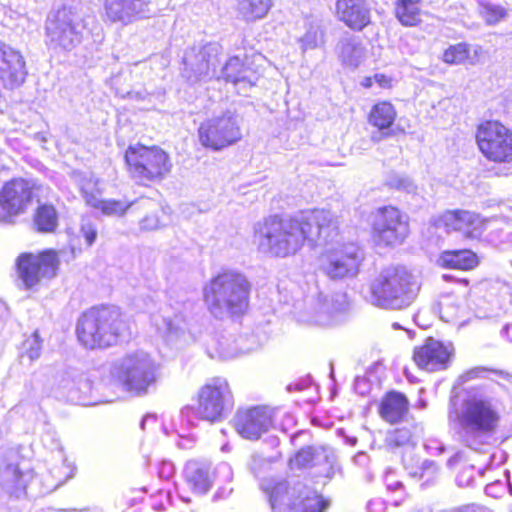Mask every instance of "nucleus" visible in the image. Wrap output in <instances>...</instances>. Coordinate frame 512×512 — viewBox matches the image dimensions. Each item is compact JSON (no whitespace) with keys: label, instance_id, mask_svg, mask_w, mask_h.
<instances>
[{"label":"nucleus","instance_id":"obj_1","mask_svg":"<svg viewBox=\"0 0 512 512\" xmlns=\"http://www.w3.org/2000/svg\"><path fill=\"white\" fill-rule=\"evenodd\" d=\"M258 250L272 257L295 255L307 241L325 245L338 236V218L330 211L316 209L293 218L269 217L255 226Z\"/></svg>","mask_w":512,"mask_h":512},{"label":"nucleus","instance_id":"obj_2","mask_svg":"<svg viewBox=\"0 0 512 512\" xmlns=\"http://www.w3.org/2000/svg\"><path fill=\"white\" fill-rule=\"evenodd\" d=\"M505 405L502 398L486 391L470 392L461 402L457 418L462 437L472 447L480 438L500 427Z\"/></svg>","mask_w":512,"mask_h":512},{"label":"nucleus","instance_id":"obj_3","mask_svg":"<svg viewBox=\"0 0 512 512\" xmlns=\"http://www.w3.org/2000/svg\"><path fill=\"white\" fill-rule=\"evenodd\" d=\"M76 335L85 348H107L128 341L131 324L117 307L91 308L78 319Z\"/></svg>","mask_w":512,"mask_h":512},{"label":"nucleus","instance_id":"obj_4","mask_svg":"<svg viewBox=\"0 0 512 512\" xmlns=\"http://www.w3.org/2000/svg\"><path fill=\"white\" fill-rule=\"evenodd\" d=\"M250 290L251 285L242 273L226 270L218 273L205 285L204 301L215 318H232L247 310Z\"/></svg>","mask_w":512,"mask_h":512},{"label":"nucleus","instance_id":"obj_5","mask_svg":"<svg viewBox=\"0 0 512 512\" xmlns=\"http://www.w3.org/2000/svg\"><path fill=\"white\" fill-rule=\"evenodd\" d=\"M419 284L403 266L383 269L371 284V302L384 309L401 310L417 296Z\"/></svg>","mask_w":512,"mask_h":512},{"label":"nucleus","instance_id":"obj_6","mask_svg":"<svg viewBox=\"0 0 512 512\" xmlns=\"http://www.w3.org/2000/svg\"><path fill=\"white\" fill-rule=\"evenodd\" d=\"M125 161L131 177L142 185L162 181L172 169L169 155L156 146L131 145Z\"/></svg>","mask_w":512,"mask_h":512},{"label":"nucleus","instance_id":"obj_7","mask_svg":"<svg viewBox=\"0 0 512 512\" xmlns=\"http://www.w3.org/2000/svg\"><path fill=\"white\" fill-rule=\"evenodd\" d=\"M44 446L49 447V459L37 465L34 472L40 496H45L55 491L74 476L75 466L68 461L64 450L54 433H47L42 438Z\"/></svg>","mask_w":512,"mask_h":512},{"label":"nucleus","instance_id":"obj_8","mask_svg":"<svg viewBox=\"0 0 512 512\" xmlns=\"http://www.w3.org/2000/svg\"><path fill=\"white\" fill-rule=\"evenodd\" d=\"M270 504L274 512H324L329 501L301 482L280 481L270 491Z\"/></svg>","mask_w":512,"mask_h":512},{"label":"nucleus","instance_id":"obj_9","mask_svg":"<svg viewBox=\"0 0 512 512\" xmlns=\"http://www.w3.org/2000/svg\"><path fill=\"white\" fill-rule=\"evenodd\" d=\"M45 29L55 47L71 51L82 42L86 23L77 8L63 6L49 13Z\"/></svg>","mask_w":512,"mask_h":512},{"label":"nucleus","instance_id":"obj_10","mask_svg":"<svg viewBox=\"0 0 512 512\" xmlns=\"http://www.w3.org/2000/svg\"><path fill=\"white\" fill-rule=\"evenodd\" d=\"M233 405V394L227 380L215 377L199 389L195 413L202 420L216 422L226 417Z\"/></svg>","mask_w":512,"mask_h":512},{"label":"nucleus","instance_id":"obj_11","mask_svg":"<svg viewBox=\"0 0 512 512\" xmlns=\"http://www.w3.org/2000/svg\"><path fill=\"white\" fill-rule=\"evenodd\" d=\"M156 364L145 352L127 354L115 364L118 378L127 390L140 395L156 381Z\"/></svg>","mask_w":512,"mask_h":512},{"label":"nucleus","instance_id":"obj_12","mask_svg":"<svg viewBox=\"0 0 512 512\" xmlns=\"http://www.w3.org/2000/svg\"><path fill=\"white\" fill-rule=\"evenodd\" d=\"M242 137L236 115L231 111L213 115L198 128L199 142L205 148L220 151L237 143Z\"/></svg>","mask_w":512,"mask_h":512},{"label":"nucleus","instance_id":"obj_13","mask_svg":"<svg viewBox=\"0 0 512 512\" xmlns=\"http://www.w3.org/2000/svg\"><path fill=\"white\" fill-rule=\"evenodd\" d=\"M372 231L378 246L401 245L410 233L409 218L394 206L378 208L373 215Z\"/></svg>","mask_w":512,"mask_h":512},{"label":"nucleus","instance_id":"obj_14","mask_svg":"<svg viewBox=\"0 0 512 512\" xmlns=\"http://www.w3.org/2000/svg\"><path fill=\"white\" fill-rule=\"evenodd\" d=\"M476 141L481 153L496 163L512 161V132L498 121L482 123Z\"/></svg>","mask_w":512,"mask_h":512},{"label":"nucleus","instance_id":"obj_15","mask_svg":"<svg viewBox=\"0 0 512 512\" xmlns=\"http://www.w3.org/2000/svg\"><path fill=\"white\" fill-rule=\"evenodd\" d=\"M220 54L221 46L217 43L192 47L185 53L182 76L190 83L216 78Z\"/></svg>","mask_w":512,"mask_h":512},{"label":"nucleus","instance_id":"obj_16","mask_svg":"<svg viewBox=\"0 0 512 512\" xmlns=\"http://www.w3.org/2000/svg\"><path fill=\"white\" fill-rule=\"evenodd\" d=\"M361 260L357 245L344 244L328 251L322 260V270L331 279L351 278L357 275Z\"/></svg>","mask_w":512,"mask_h":512},{"label":"nucleus","instance_id":"obj_17","mask_svg":"<svg viewBox=\"0 0 512 512\" xmlns=\"http://www.w3.org/2000/svg\"><path fill=\"white\" fill-rule=\"evenodd\" d=\"M32 197V188L27 180L12 179L0 190V220L10 221L11 218L23 213Z\"/></svg>","mask_w":512,"mask_h":512},{"label":"nucleus","instance_id":"obj_18","mask_svg":"<svg viewBox=\"0 0 512 512\" xmlns=\"http://www.w3.org/2000/svg\"><path fill=\"white\" fill-rule=\"evenodd\" d=\"M233 421L236 431L243 438L257 440L272 426V411L262 406L239 410Z\"/></svg>","mask_w":512,"mask_h":512},{"label":"nucleus","instance_id":"obj_19","mask_svg":"<svg viewBox=\"0 0 512 512\" xmlns=\"http://www.w3.org/2000/svg\"><path fill=\"white\" fill-rule=\"evenodd\" d=\"M453 357V347L434 338L414 349L413 359L417 366L429 372L446 369Z\"/></svg>","mask_w":512,"mask_h":512},{"label":"nucleus","instance_id":"obj_20","mask_svg":"<svg viewBox=\"0 0 512 512\" xmlns=\"http://www.w3.org/2000/svg\"><path fill=\"white\" fill-rule=\"evenodd\" d=\"M293 463L299 468L319 467L317 475L327 479H332L339 471L333 451L323 447L301 449L296 454Z\"/></svg>","mask_w":512,"mask_h":512},{"label":"nucleus","instance_id":"obj_21","mask_svg":"<svg viewBox=\"0 0 512 512\" xmlns=\"http://www.w3.org/2000/svg\"><path fill=\"white\" fill-rule=\"evenodd\" d=\"M150 0H106L105 16L111 22L130 24L139 18L149 17Z\"/></svg>","mask_w":512,"mask_h":512},{"label":"nucleus","instance_id":"obj_22","mask_svg":"<svg viewBox=\"0 0 512 512\" xmlns=\"http://www.w3.org/2000/svg\"><path fill=\"white\" fill-rule=\"evenodd\" d=\"M260 75L250 67L244 65L237 56L230 57L220 70H217L216 79L232 83L239 93L246 92L256 85Z\"/></svg>","mask_w":512,"mask_h":512},{"label":"nucleus","instance_id":"obj_23","mask_svg":"<svg viewBox=\"0 0 512 512\" xmlns=\"http://www.w3.org/2000/svg\"><path fill=\"white\" fill-rule=\"evenodd\" d=\"M56 389L68 401L81 403L91 390V382L78 369L68 368L58 375Z\"/></svg>","mask_w":512,"mask_h":512},{"label":"nucleus","instance_id":"obj_24","mask_svg":"<svg viewBox=\"0 0 512 512\" xmlns=\"http://www.w3.org/2000/svg\"><path fill=\"white\" fill-rule=\"evenodd\" d=\"M442 221L448 229L459 231L470 239H478L485 224L479 214L466 210L448 211L442 216Z\"/></svg>","mask_w":512,"mask_h":512},{"label":"nucleus","instance_id":"obj_25","mask_svg":"<svg viewBox=\"0 0 512 512\" xmlns=\"http://www.w3.org/2000/svg\"><path fill=\"white\" fill-rule=\"evenodd\" d=\"M336 16L350 29L361 31L371 21L370 8L365 0H337Z\"/></svg>","mask_w":512,"mask_h":512},{"label":"nucleus","instance_id":"obj_26","mask_svg":"<svg viewBox=\"0 0 512 512\" xmlns=\"http://www.w3.org/2000/svg\"><path fill=\"white\" fill-rule=\"evenodd\" d=\"M349 307L350 303L346 293L338 292L332 295H325L320 308H329L331 312L317 315L319 325L329 326L341 322L344 315L349 311Z\"/></svg>","mask_w":512,"mask_h":512},{"label":"nucleus","instance_id":"obj_27","mask_svg":"<svg viewBox=\"0 0 512 512\" xmlns=\"http://www.w3.org/2000/svg\"><path fill=\"white\" fill-rule=\"evenodd\" d=\"M25 78L24 62L16 55L0 57V82L5 88L20 85Z\"/></svg>","mask_w":512,"mask_h":512},{"label":"nucleus","instance_id":"obj_28","mask_svg":"<svg viewBox=\"0 0 512 512\" xmlns=\"http://www.w3.org/2000/svg\"><path fill=\"white\" fill-rule=\"evenodd\" d=\"M185 477L196 494H205L212 485L209 467L197 461H189L185 466Z\"/></svg>","mask_w":512,"mask_h":512},{"label":"nucleus","instance_id":"obj_29","mask_svg":"<svg viewBox=\"0 0 512 512\" xmlns=\"http://www.w3.org/2000/svg\"><path fill=\"white\" fill-rule=\"evenodd\" d=\"M408 412V400L399 392H390L382 400L380 406L381 417L390 423L403 419Z\"/></svg>","mask_w":512,"mask_h":512},{"label":"nucleus","instance_id":"obj_30","mask_svg":"<svg viewBox=\"0 0 512 512\" xmlns=\"http://www.w3.org/2000/svg\"><path fill=\"white\" fill-rule=\"evenodd\" d=\"M338 53L344 65L356 68L365 56V49L359 38L349 36L340 40Z\"/></svg>","mask_w":512,"mask_h":512},{"label":"nucleus","instance_id":"obj_31","mask_svg":"<svg viewBox=\"0 0 512 512\" xmlns=\"http://www.w3.org/2000/svg\"><path fill=\"white\" fill-rule=\"evenodd\" d=\"M75 181L86 205L90 207L99 205V200L102 197L99 179L93 173L80 172L75 174Z\"/></svg>","mask_w":512,"mask_h":512},{"label":"nucleus","instance_id":"obj_32","mask_svg":"<svg viewBox=\"0 0 512 512\" xmlns=\"http://www.w3.org/2000/svg\"><path fill=\"white\" fill-rule=\"evenodd\" d=\"M439 262L446 268L470 270L477 265L478 260L476 254L471 250L462 249L444 251L439 258Z\"/></svg>","mask_w":512,"mask_h":512},{"label":"nucleus","instance_id":"obj_33","mask_svg":"<svg viewBox=\"0 0 512 512\" xmlns=\"http://www.w3.org/2000/svg\"><path fill=\"white\" fill-rule=\"evenodd\" d=\"M39 206L34 214V226L40 233H54L59 225V216L55 207L51 204H41L38 199Z\"/></svg>","mask_w":512,"mask_h":512},{"label":"nucleus","instance_id":"obj_34","mask_svg":"<svg viewBox=\"0 0 512 512\" xmlns=\"http://www.w3.org/2000/svg\"><path fill=\"white\" fill-rule=\"evenodd\" d=\"M59 267L57 254L52 251L41 253L34 259V285L41 279H51L56 276Z\"/></svg>","mask_w":512,"mask_h":512},{"label":"nucleus","instance_id":"obj_35","mask_svg":"<svg viewBox=\"0 0 512 512\" xmlns=\"http://www.w3.org/2000/svg\"><path fill=\"white\" fill-rule=\"evenodd\" d=\"M396 118V110L388 101L375 104L369 113V123L379 130H386L391 127Z\"/></svg>","mask_w":512,"mask_h":512},{"label":"nucleus","instance_id":"obj_36","mask_svg":"<svg viewBox=\"0 0 512 512\" xmlns=\"http://www.w3.org/2000/svg\"><path fill=\"white\" fill-rule=\"evenodd\" d=\"M422 0H397L395 14L401 24L415 26L421 21Z\"/></svg>","mask_w":512,"mask_h":512},{"label":"nucleus","instance_id":"obj_37","mask_svg":"<svg viewBox=\"0 0 512 512\" xmlns=\"http://www.w3.org/2000/svg\"><path fill=\"white\" fill-rule=\"evenodd\" d=\"M238 11L247 21L265 17L272 7V0H237Z\"/></svg>","mask_w":512,"mask_h":512},{"label":"nucleus","instance_id":"obj_38","mask_svg":"<svg viewBox=\"0 0 512 512\" xmlns=\"http://www.w3.org/2000/svg\"><path fill=\"white\" fill-rule=\"evenodd\" d=\"M15 269L19 279L26 287L32 286V253H21L15 261Z\"/></svg>","mask_w":512,"mask_h":512},{"label":"nucleus","instance_id":"obj_39","mask_svg":"<svg viewBox=\"0 0 512 512\" xmlns=\"http://www.w3.org/2000/svg\"><path fill=\"white\" fill-rule=\"evenodd\" d=\"M272 460L259 452H253L246 463L248 470L256 477L264 475L270 468Z\"/></svg>","mask_w":512,"mask_h":512},{"label":"nucleus","instance_id":"obj_40","mask_svg":"<svg viewBox=\"0 0 512 512\" xmlns=\"http://www.w3.org/2000/svg\"><path fill=\"white\" fill-rule=\"evenodd\" d=\"M479 12L489 25H495L507 17L505 8L491 3L481 4Z\"/></svg>","mask_w":512,"mask_h":512},{"label":"nucleus","instance_id":"obj_41","mask_svg":"<svg viewBox=\"0 0 512 512\" xmlns=\"http://www.w3.org/2000/svg\"><path fill=\"white\" fill-rule=\"evenodd\" d=\"M469 58V46L465 43L450 46L443 55V60L449 64H462Z\"/></svg>","mask_w":512,"mask_h":512},{"label":"nucleus","instance_id":"obj_42","mask_svg":"<svg viewBox=\"0 0 512 512\" xmlns=\"http://www.w3.org/2000/svg\"><path fill=\"white\" fill-rule=\"evenodd\" d=\"M131 205L132 202L100 199L99 205L93 208L101 210V212L107 216H122Z\"/></svg>","mask_w":512,"mask_h":512},{"label":"nucleus","instance_id":"obj_43","mask_svg":"<svg viewBox=\"0 0 512 512\" xmlns=\"http://www.w3.org/2000/svg\"><path fill=\"white\" fill-rule=\"evenodd\" d=\"M158 331L166 336L177 334L180 330V318L176 316L172 319L170 316L157 315L153 319Z\"/></svg>","mask_w":512,"mask_h":512},{"label":"nucleus","instance_id":"obj_44","mask_svg":"<svg viewBox=\"0 0 512 512\" xmlns=\"http://www.w3.org/2000/svg\"><path fill=\"white\" fill-rule=\"evenodd\" d=\"M439 473V466L432 460H425L421 466L410 474L413 477L423 479L425 483L431 482L435 476Z\"/></svg>","mask_w":512,"mask_h":512},{"label":"nucleus","instance_id":"obj_45","mask_svg":"<svg viewBox=\"0 0 512 512\" xmlns=\"http://www.w3.org/2000/svg\"><path fill=\"white\" fill-rule=\"evenodd\" d=\"M80 234L88 246H92L97 238L96 224L88 217H83L80 224Z\"/></svg>","mask_w":512,"mask_h":512},{"label":"nucleus","instance_id":"obj_46","mask_svg":"<svg viewBox=\"0 0 512 512\" xmlns=\"http://www.w3.org/2000/svg\"><path fill=\"white\" fill-rule=\"evenodd\" d=\"M412 439V434L409 429L399 428L393 431L389 437L388 441L391 446L401 447L410 443Z\"/></svg>","mask_w":512,"mask_h":512},{"label":"nucleus","instance_id":"obj_47","mask_svg":"<svg viewBox=\"0 0 512 512\" xmlns=\"http://www.w3.org/2000/svg\"><path fill=\"white\" fill-rule=\"evenodd\" d=\"M164 224L161 221L158 213H150L145 215L139 222V228L141 231H153L160 229Z\"/></svg>","mask_w":512,"mask_h":512},{"label":"nucleus","instance_id":"obj_48","mask_svg":"<svg viewBox=\"0 0 512 512\" xmlns=\"http://www.w3.org/2000/svg\"><path fill=\"white\" fill-rule=\"evenodd\" d=\"M486 373H487V370L485 368H481V367L472 368V369L466 371L465 373H463L462 375H460L457 379V383L459 385H463L472 379L484 378Z\"/></svg>","mask_w":512,"mask_h":512},{"label":"nucleus","instance_id":"obj_49","mask_svg":"<svg viewBox=\"0 0 512 512\" xmlns=\"http://www.w3.org/2000/svg\"><path fill=\"white\" fill-rule=\"evenodd\" d=\"M324 297L325 295L320 294L312 307L311 321L317 325H319V322L317 321V315H319L320 313L331 312L329 308H320V305L323 303Z\"/></svg>","mask_w":512,"mask_h":512},{"label":"nucleus","instance_id":"obj_50","mask_svg":"<svg viewBox=\"0 0 512 512\" xmlns=\"http://www.w3.org/2000/svg\"><path fill=\"white\" fill-rule=\"evenodd\" d=\"M354 461L357 464L365 465L368 461V456L366 453L360 452L354 456Z\"/></svg>","mask_w":512,"mask_h":512},{"label":"nucleus","instance_id":"obj_51","mask_svg":"<svg viewBox=\"0 0 512 512\" xmlns=\"http://www.w3.org/2000/svg\"><path fill=\"white\" fill-rule=\"evenodd\" d=\"M374 79L379 83L380 86L384 87L389 83V80L384 75L376 74Z\"/></svg>","mask_w":512,"mask_h":512},{"label":"nucleus","instance_id":"obj_52","mask_svg":"<svg viewBox=\"0 0 512 512\" xmlns=\"http://www.w3.org/2000/svg\"><path fill=\"white\" fill-rule=\"evenodd\" d=\"M498 486H501V483L497 482V483L487 485L485 488L486 494L493 495V489H496Z\"/></svg>","mask_w":512,"mask_h":512},{"label":"nucleus","instance_id":"obj_53","mask_svg":"<svg viewBox=\"0 0 512 512\" xmlns=\"http://www.w3.org/2000/svg\"><path fill=\"white\" fill-rule=\"evenodd\" d=\"M403 188L406 189L408 192H413L415 189L414 185L407 180L404 181Z\"/></svg>","mask_w":512,"mask_h":512},{"label":"nucleus","instance_id":"obj_54","mask_svg":"<svg viewBox=\"0 0 512 512\" xmlns=\"http://www.w3.org/2000/svg\"><path fill=\"white\" fill-rule=\"evenodd\" d=\"M509 329H510V325H509V324H506V325L502 328V330H501V334H502V336L507 337Z\"/></svg>","mask_w":512,"mask_h":512},{"label":"nucleus","instance_id":"obj_55","mask_svg":"<svg viewBox=\"0 0 512 512\" xmlns=\"http://www.w3.org/2000/svg\"><path fill=\"white\" fill-rule=\"evenodd\" d=\"M388 488L389 489H393V490H396L397 488H400L402 486V484L400 482H396L395 484H387Z\"/></svg>","mask_w":512,"mask_h":512},{"label":"nucleus","instance_id":"obj_56","mask_svg":"<svg viewBox=\"0 0 512 512\" xmlns=\"http://www.w3.org/2000/svg\"><path fill=\"white\" fill-rule=\"evenodd\" d=\"M168 469V474H167V477H169V475L172 473V464L170 463H165L164 464V469Z\"/></svg>","mask_w":512,"mask_h":512},{"label":"nucleus","instance_id":"obj_57","mask_svg":"<svg viewBox=\"0 0 512 512\" xmlns=\"http://www.w3.org/2000/svg\"><path fill=\"white\" fill-rule=\"evenodd\" d=\"M240 350H241V353H248L251 350H253V347H247V348L241 347Z\"/></svg>","mask_w":512,"mask_h":512},{"label":"nucleus","instance_id":"obj_58","mask_svg":"<svg viewBox=\"0 0 512 512\" xmlns=\"http://www.w3.org/2000/svg\"><path fill=\"white\" fill-rule=\"evenodd\" d=\"M441 512H465L463 509H451V510H443Z\"/></svg>","mask_w":512,"mask_h":512},{"label":"nucleus","instance_id":"obj_59","mask_svg":"<svg viewBox=\"0 0 512 512\" xmlns=\"http://www.w3.org/2000/svg\"><path fill=\"white\" fill-rule=\"evenodd\" d=\"M33 187H34V191H35V190H37V191H40V190H47V191H48V190H49L48 188H43L42 186H40V187H36V184H35V183L33 184Z\"/></svg>","mask_w":512,"mask_h":512},{"label":"nucleus","instance_id":"obj_60","mask_svg":"<svg viewBox=\"0 0 512 512\" xmlns=\"http://www.w3.org/2000/svg\"><path fill=\"white\" fill-rule=\"evenodd\" d=\"M148 416L144 417L141 421V428L144 429L145 422L147 420Z\"/></svg>","mask_w":512,"mask_h":512},{"label":"nucleus","instance_id":"obj_61","mask_svg":"<svg viewBox=\"0 0 512 512\" xmlns=\"http://www.w3.org/2000/svg\"><path fill=\"white\" fill-rule=\"evenodd\" d=\"M33 337H34V344H35L38 341V334L36 332H34Z\"/></svg>","mask_w":512,"mask_h":512},{"label":"nucleus","instance_id":"obj_62","mask_svg":"<svg viewBox=\"0 0 512 512\" xmlns=\"http://www.w3.org/2000/svg\"><path fill=\"white\" fill-rule=\"evenodd\" d=\"M305 40H306L307 42H309V40H310V33H307V34H306V36H305Z\"/></svg>","mask_w":512,"mask_h":512},{"label":"nucleus","instance_id":"obj_63","mask_svg":"<svg viewBox=\"0 0 512 512\" xmlns=\"http://www.w3.org/2000/svg\"><path fill=\"white\" fill-rule=\"evenodd\" d=\"M420 405H421V407H422V408H425L426 403H425L424 401H421V402H420Z\"/></svg>","mask_w":512,"mask_h":512},{"label":"nucleus","instance_id":"obj_64","mask_svg":"<svg viewBox=\"0 0 512 512\" xmlns=\"http://www.w3.org/2000/svg\"><path fill=\"white\" fill-rule=\"evenodd\" d=\"M509 491L512 494V486L509 487Z\"/></svg>","mask_w":512,"mask_h":512}]
</instances>
